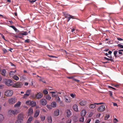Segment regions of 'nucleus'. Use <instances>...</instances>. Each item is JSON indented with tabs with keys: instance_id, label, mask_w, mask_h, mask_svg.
<instances>
[{
	"instance_id": "54",
	"label": "nucleus",
	"mask_w": 123,
	"mask_h": 123,
	"mask_svg": "<svg viewBox=\"0 0 123 123\" xmlns=\"http://www.w3.org/2000/svg\"><path fill=\"white\" fill-rule=\"evenodd\" d=\"M112 86H114L115 87H117L118 86H119V85H113V84L112 85Z\"/></svg>"
},
{
	"instance_id": "33",
	"label": "nucleus",
	"mask_w": 123,
	"mask_h": 123,
	"mask_svg": "<svg viewBox=\"0 0 123 123\" xmlns=\"http://www.w3.org/2000/svg\"><path fill=\"white\" fill-rule=\"evenodd\" d=\"M79 121L80 122H83L84 121V117L81 116V117L80 118Z\"/></svg>"
},
{
	"instance_id": "18",
	"label": "nucleus",
	"mask_w": 123,
	"mask_h": 123,
	"mask_svg": "<svg viewBox=\"0 0 123 123\" xmlns=\"http://www.w3.org/2000/svg\"><path fill=\"white\" fill-rule=\"evenodd\" d=\"M1 74L2 75L5 76L6 75V71L5 69H3L2 72L1 73Z\"/></svg>"
},
{
	"instance_id": "60",
	"label": "nucleus",
	"mask_w": 123,
	"mask_h": 123,
	"mask_svg": "<svg viewBox=\"0 0 123 123\" xmlns=\"http://www.w3.org/2000/svg\"><path fill=\"white\" fill-rule=\"evenodd\" d=\"M99 121L98 120H97L95 122V123H99Z\"/></svg>"
},
{
	"instance_id": "31",
	"label": "nucleus",
	"mask_w": 123,
	"mask_h": 123,
	"mask_svg": "<svg viewBox=\"0 0 123 123\" xmlns=\"http://www.w3.org/2000/svg\"><path fill=\"white\" fill-rule=\"evenodd\" d=\"M40 118H41V120L42 121H43L45 119V116L43 115H41V116Z\"/></svg>"
},
{
	"instance_id": "41",
	"label": "nucleus",
	"mask_w": 123,
	"mask_h": 123,
	"mask_svg": "<svg viewBox=\"0 0 123 123\" xmlns=\"http://www.w3.org/2000/svg\"><path fill=\"white\" fill-rule=\"evenodd\" d=\"M65 100L66 102H70V100L69 99H68V98L65 97Z\"/></svg>"
},
{
	"instance_id": "10",
	"label": "nucleus",
	"mask_w": 123,
	"mask_h": 123,
	"mask_svg": "<svg viewBox=\"0 0 123 123\" xmlns=\"http://www.w3.org/2000/svg\"><path fill=\"white\" fill-rule=\"evenodd\" d=\"M30 91L29 90H28L26 91V93L24 95V97L23 98H26L29 95Z\"/></svg>"
},
{
	"instance_id": "24",
	"label": "nucleus",
	"mask_w": 123,
	"mask_h": 123,
	"mask_svg": "<svg viewBox=\"0 0 123 123\" xmlns=\"http://www.w3.org/2000/svg\"><path fill=\"white\" fill-rule=\"evenodd\" d=\"M45 98L48 100H50L51 98V97L49 95H47L45 96Z\"/></svg>"
},
{
	"instance_id": "6",
	"label": "nucleus",
	"mask_w": 123,
	"mask_h": 123,
	"mask_svg": "<svg viewBox=\"0 0 123 123\" xmlns=\"http://www.w3.org/2000/svg\"><path fill=\"white\" fill-rule=\"evenodd\" d=\"M40 103L41 105L45 106L47 104V101L45 99L43 98L40 100Z\"/></svg>"
},
{
	"instance_id": "64",
	"label": "nucleus",
	"mask_w": 123,
	"mask_h": 123,
	"mask_svg": "<svg viewBox=\"0 0 123 123\" xmlns=\"http://www.w3.org/2000/svg\"><path fill=\"white\" fill-rule=\"evenodd\" d=\"M3 51L5 53H7V50L6 49H5Z\"/></svg>"
},
{
	"instance_id": "14",
	"label": "nucleus",
	"mask_w": 123,
	"mask_h": 123,
	"mask_svg": "<svg viewBox=\"0 0 123 123\" xmlns=\"http://www.w3.org/2000/svg\"><path fill=\"white\" fill-rule=\"evenodd\" d=\"M86 113V112L85 110H83L81 112V116L84 117Z\"/></svg>"
},
{
	"instance_id": "28",
	"label": "nucleus",
	"mask_w": 123,
	"mask_h": 123,
	"mask_svg": "<svg viewBox=\"0 0 123 123\" xmlns=\"http://www.w3.org/2000/svg\"><path fill=\"white\" fill-rule=\"evenodd\" d=\"M104 58L107 61H111V62H113L114 61V59H113L112 58H107L106 57H104Z\"/></svg>"
},
{
	"instance_id": "45",
	"label": "nucleus",
	"mask_w": 123,
	"mask_h": 123,
	"mask_svg": "<svg viewBox=\"0 0 123 123\" xmlns=\"http://www.w3.org/2000/svg\"><path fill=\"white\" fill-rule=\"evenodd\" d=\"M70 96L71 97H72L73 98H75V94H70Z\"/></svg>"
},
{
	"instance_id": "61",
	"label": "nucleus",
	"mask_w": 123,
	"mask_h": 123,
	"mask_svg": "<svg viewBox=\"0 0 123 123\" xmlns=\"http://www.w3.org/2000/svg\"><path fill=\"white\" fill-rule=\"evenodd\" d=\"M113 103V105L114 106H117V103Z\"/></svg>"
},
{
	"instance_id": "29",
	"label": "nucleus",
	"mask_w": 123,
	"mask_h": 123,
	"mask_svg": "<svg viewBox=\"0 0 123 123\" xmlns=\"http://www.w3.org/2000/svg\"><path fill=\"white\" fill-rule=\"evenodd\" d=\"M38 115V111H37L35 113L34 117H37Z\"/></svg>"
},
{
	"instance_id": "17",
	"label": "nucleus",
	"mask_w": 123,
	"mask_h": 123,
	"mask_svg": "<svg viewBox=\"0 0 123 123\" xmlns=\"http://www.w3.org/2000/svg\"><path fill=\"white\" fill-rule=\"evenodd\" d=\"M96 105L95 104H91L89 106V108L90 109H94L96 107Z\"/></svg>"
},
{
	"instance_id": "26",
	"label": "nucleus",
	"mask_w": 123,
	"mask_h": 123,
	"mask_svg": "<svg viewBox=\"0 0 123 123\" xmlns=\"http://www.w3.org/2000/svg\"><path fill=\"white\" fill-rule=\"evenodd\" d=\"M51 105L52 107H55L56 106V102H52L51 104Z\"/></svg>"
},
{
	"instance_id": "52",
	"label": "nucleus",
	"mask_w": 123,
	"mask_h": 123,
	"mask_svg": "<svg viewBox=\"0 0 123 123\" xmlns=\"http://www.w3.org/2000/svg\"><path fill=\"white\" fill-rule=\"evenodd\" d=\"M30 42V40L29 39H27L25 40V42L28 43Z\"/></svg>"
},
{
	"instance_id": "12",
	"label": "nucleus",
	"mask_w": 123,
	"mask_h": 123,
	"mask_svg": "<svg viewBox=\"0 0 123 123\" xmlns=\"http://www.w3.org/2000/svg\"><path fill=\"white\" fill-rule=\"evenodd\" d=\"M87 103V101L85 100H83L81 101L79 103L80 105L82 106L85 105Z\"/></svg>"
},
{
	"instance_id": "63",
	"label": "nucleus",
	"mask_w": 123,
	"mask_h": 123,
	"mask_svg": "<svg viewBox=\"0 0 123 123\" xmlns=\"http://www.w3.org/2000/svg\"><path fill=\"white\" fill-rule=\"evenodd\" d=\"M11 63V66H14V67H15V65H14V64H13L12 63Z\"/></svg>"
},
{
	"instance_id": "47",
	"label": "nucleus",
	"mask_w": 123,
	"mask_h": 123,
	"mask_svg": "<svg viewBox=\"0 0 123 123\" xmlns=\"http://www.w3.org/2000/svg\"><path fill=\"white\" fill-rule=\"evenodd\" d=\"M108 87L109 88H111L114 90H116V89L111 86H108Z\"/></svg>"
},
{
	"instance_id": "27",
	"label": "nucleus",
	"mask_w": 123,
	"mask_h": 123,
	"mask_svg": "<svg viewBox=\"0 0 123 123\" xmlns=\"http://www.w3.org/2000/svg\"><path fill=\"white\" fill-rule=\"evenodd\" d=\"M16 72V71H11L9 73V75L11 76H13V75L14 74V73Z\"/></svg>"
},
{
	"instance_id": "58",
	"label": "nucleus",
	"mask_w": 123,
	"mask_h": 123,
	"mask_svg": "<svg viewBox=\"0 0 123 123\" xmlns=\"http://www.w3.org/2000/svg\"><path fill=\"white\" fill-rule=\"evenodd\" d=\"M68 79H73L74 77L73 76L68 77H67Z\"/></svg>"
},
{
	"instance_id": "7",
	"label": "nucleus",
	"mask_w": 123,
	"mask_h": 123,
	"mask_svg": "<svg viewBox=\"0 0 123 123\" xmlns=\"http://www.w3.org/2000/svg\"><path fill=\"white\" fill-rule=\"evenodd\" d=\"M105 107L104 105H102L98 107L97 110L99 111H104L105 109Z\"/></svg>"
},
{
	"instance_id": "35",
	"label": "nucleus",
	"mask_w": 123,
	"mask_h": 123,
	"mask_svg": "<svg viewBox=\"0 0 123 123\" xmlns=\"http://www.w3.org/2000/svg\"><path fill=\"white\" fill-rule=\"evenodd\" d=\"M110 117V115L109 114H106V116L105 117V120H107Z\"/></svg>"
},
{
	"instance_id": "39",
	"label": "nucleus",
	"mask_w": 123,
	"mask_h": 123,
	"mask_svg": "<svg viewBox=\"0 0 123 123\" xmlns=\"http://www.w3.org/2000/svg\"><path fill=\"white\" fill-rule=\"evenodd\" d=\"M43 96V94L42 93L39 92V99L41 98Z\"/></svg>"
},
{
	"instance_id": "48",
	"label": "nucleus",
	"mask_w": 123,
	"mask_h": 123,
	"mask_svg": "<svg viewBox=\"0 0 123 123\" xmlns=\"http://www.w3.org/2000/svg\"><path fill=\"white\" fill-rule=\"evenodd\" d=\"M48 56L49 57H52V58H57V57L53 56L52 55H48Z\"/></svg>"
},
{
	"instance_id": "62",
	"label": "nucleus",
	"mask_w": 123,
	"mask_h": 123,
	"mask_svg": "<svg viewBox=\"0 0 123 123\" xmlns=\"http://www.w3.org/2000/svg\"><path fill=\"white\" fill-rule=\"evenodd\" d=\"M118 53H119V55H122V52H120V51H118Z\"/></svg>"
},
{
	"instance_id": "19",
	"label": "nucleus",
	"mask_w": 123,
	"mask_h": 123,
	"mask_svg": "<svg viewBox=\"0 0 123 123\" xmlns=\"http://www.w3.org/2000/svg\"><path fill=\"white\" fill-rule=\"evenodd\" d=\"M21 104V102L18 101L16 104L14 105V107H19Z\"/></svg>"
},
{
	"instance_id": "37",
	"label": "nucleus",
	"mask_w": 123,
	"mask_h": 123,
	"mask_svg": "<svg viewBox=\"0 0 123 123\" xmlns=\"http://www.w3.org/2000/svg\"><path fill=\"white\" fill-rule=\"evenodd\" d=\"M46 106L48 109L49 110L51 109L52 108L51 105H47Z\"/></svg>"
},
{
	"instance_id": "51",
	"label": "nucleus",
	"mask_w": 123,
	"mask_h": 123,
	"mask_svg": "<svg viewBox=\"0 0 123 123\" xmlns=\"http://www.w3.org/2000/svg\"><path fill=\"white\" fill-rule=\"evenodd\" d=\"M1 35V37L2 38L5 40H6L5 39L4 36L2 34H1L0 35Z\"/></svg>"
},
{
	"instance_id": "30",
	"label": "nucleus",
	"mask_w": 123,
	"mask_h": 123,
	"mask_svg": "<svg viewBox=\"0 0 123 123\" xmlns=\"http://www.w3.org/2000/svg\"><path fill=\"white\" fill-rule=\"evenodd\" d=\"M43 92L44 94L45 95L47 94L48 93V91L46 89L43 90Z\"/></svg>"
},
{
	"instance_id": "34",
	"label": "nucleus",
	"mask_w": 123,
	"mask_h": 123,
	"mask_svg": "<svg viewBox=\"0 0 123 123\" xmlns=\"http://www.w3.org/2000/svg\"><path fill=\"white\" fill-rule=\"evenodd\" d=\"M9 26L10 27L13 28L15 31H17V30L14 26L12 25H11Z\"/></svg>"
},
{
	"instance_id": "20",
	"label": "nucleus",
	"mask_w": 123,
	"mask_h": 123,
	"mask_svg": "<svg viewBox=\"0 0 123 123\" xmlns=\"http://www.w3.org/2000/svg\"><path fill=\"white\" fill-rule=\"evenodd\" d=\"M4 117L1 114H0V123H1L4 120Z\"/></svg>"
},
{
	"instance_id": "1",
	"label": "nucleus",
	"mask_w": 123,
	"mask_h": 123,
	"mask_svg": "<svg viewBox=\"0 0 123 123\" xmlns=\"http://www.w3.org/2000/svg\"><path fill=\"white\" fill-rule=\"evenodd\" d=\"M19 112V110L18 109H15L13 110H10L8 111V114L10 115H15Z\"/></svg>"
},
{
	"instance_id": "15",
	"label": "nucleus",
	"mask_w": 123,
	"mask_h": 123,
	"mask_svg": "<svg viewBox=\"0 0 123 123\" xmlns=\"http://www.w3.org/2000/svg\"><path fill=\"white\" fill-rule=\"evenodd\" d=\"M24 118V115L22 114H20L18 116L17 119H20L23 120Z\"/></svg>"
},
{
	"instance_id": "3",
	"label": "nucleus",
	"mask_w": 123,
	"mask_h": 123,
	"mask_svg": "<svg viewBox=\"0 0 123 123\" xmlns=\"http://www.w3.org/2000/svg\"><path fill=\"white\" fill-rule=\"evenodd\" d=\"M13 94V92L10 89L7 90L4 92L5 95L7 97L12 96Z\"/></svg>"
},
{
	"instance_id": "25",
	"label": "nucleus",
	"mask_w": 123,
	"mask_h": 123,
	"mask_svg": "<svg viewBox=\"0 0 123 123\" xmlns=\"http://www.w3.org/2000/svg\"><path fill=\"white\" fill-rule=\"evenodd\" d=\"M48 121L49 123H51L52 122L51 117L50 116H48Z\"/></svg>"
},
{
	"instance_id": "8",
	"label": "nucleus",
	"mask_w": 123,
	"mask_h": 123,
	"mask_svg": "<svg viewBox=\"0 0 123 123\" xmlns=\"http://www.w3.org/2000/svg\"><path fill=\"white\" fill-rule=\"evenodd\" d=\"M16 99L14 98H11L8 100V102L10 104H12L15 103Z\"/></svg>"
},
{
	"instance_id": "49",
	"label": "nucleus",
	"mask_w": 123,
	"mask_h": 123,
	"mask_svg": "<svg viewBox=\"0 0 123 123\" xmlns=\"http://www.w3.org/2000/svg\"><path fill=\"white\" fill-rule=\"evenodd\" d=\"M73 80L78 82H80V80H79L75 78L73 79Z\"/></svg>"
},
{
	"instance_id": "57",
	"label": "nucleus",
	"mask_w": 123,
	"mask_h": 123,
	"mask_svg": "<svg viewBox=\"0 0 123 123\" xmlns=\"http://www.w3.org/2000/svg\"><path fill=\"white\" fill-rule=\"evenodd\" d=\"M117 39L118 40L120 41H122L123 40L121 38H117Z\"/></svg>"
},
{
	"instance_id": "53",
	"label": "nucleus",
	"mask_w": 123,
	"mask_h": 123,
	"mask_svg": "<svg viewBox=\"0 0 123 123\" xmlns=\"http://www.w3.org/2000/svg\"><path fill=\"white\" fill-rule=\"evenodd\" d=\"M35 97L37 99H38V93H37V94L36 95Z\"/></svg>"
},
{
	"instance_id": "4",
	"label": "nucleus",
	"mask_w": 123,
	"mask_h": 123,
	"mask_svg": "<svg viewBox=\"0 0 123 123\" xmlns=\"http://www.w3.org/2000/svg\"><path fill=\"white\" fill-rule=\"evenodd\" d=\"M22 85L23 84L21 82H18L14 84L12 86L14 87L19 88L21 87Z\"/></svg>"
},
{
	"instance_id": "46",
	"label": "nucleus",
	"mask_w": 123,
	"mask_h": 123,
	"mask_svg": "<svg viewBox=\"0 0 123 123\" xmlns=\"http://www.w3.org/2000/svg\"><path fill=\"white\" fill-rule=\"evenodd\" d=\"M27 33L26 32H25L23 33H21V34L22 35H27Z\"/></svg>"
},
{
	"instance_id": "9",
	"label": "nucleus",
	"mask_w": 123,
	"mask_h": 123,
	"mask_svg": "<svg viewBox=\"0 0 123 123\" xmlns=\"http://www.w3.org/2000/svg\"><path fill=\"white\" fill-rule=\"evenodd\" d=\"M67 117H69L71 115V112L70 110H67L66 112Z\"/></svg>"
},
{
	"instance_id": "21",
	"label": "nucleus",
	"mask_w": 123,
	"mask_h": 123,
	"mask_svg": "<svg viewBox=\"0 0 123 123\" xmlns=\"http://www.w3.org/2000/svg\"><path fill=\"white\" fill-rule=\"evenodd\" d=\"M32 120V117L31 116L29 117L26 123H31Z\"/></svg>"
},
{
	"instance_id": "40",
	"label": "nucleus",
	"mask_w": 123,
	"mask_h": 123,
	"mask_svg": "<svg viewBox=\"0 0 123 123\" xmlns=\"http://www.w3.org/2000/svg\"><path fill=\"white\" fill-rule=\"evenodd\" d=\"M60 106H63L64 105V103L62 101L59 104Z\"/></svg>"
},
{
	"instance_id": "11",
	"label": "nucleus",
	"mask_w": 123,
	"mask_h": 123,
	"mask_svg": "<svg viewBox=\"0 0 123 123\" xmlns=\"http://www.w3.org/2000/svg\"><path fill=\"white\" fill-rule=\"evenodd\" d=\"M59 110L58 109L55 110L54 112V115L55 116H58L59 114Z\"/></svg>"
},
{
	"instance_id": "59",
	"label": "nucleus",
	"mask_w": 123,
	"mask_h": 123,
	"mask_svg": "<svg viewBox=\"0 0 123 123\" xmlns=\"http://www.w3.org/2000/svg\"><path fill=\"white\" fill-rule=\"evenodd\" d=\"M71 122V120H68L67 121L66 123H70Z\"/></svg>"
},
{
	"instance_id": "16",
	"label": "nucleus",
	"mask_w": 123,
	"mask_h": 123,
	"mask_svg": "<svg viewBox=\"0 0 123 123\" xmlns=\"http://www.w3.org/2000/svg\"><path fill=\"white\" fill-rule=\"evenodd\" d=\"M23 120L17 119V120L15 121V123H23Z\"/></svg>"
},
{
	"instance_id": "55",
	"label": "nucleus",
	"mask_w": 123,
	"mask_h": 123,
	"mask_svg": "<svg viewBox=\"0 0 123 123\" xmlns=\"http://www.w3.org/2000/svg\"><path fill=\"white\" fill-rule=\"evenodd\" d=\"M91 121L90 119H88L86 123H89Z\"/></svg>"
},
{
	"instance_id": "50",
	"label": "nucleus",
	"mask_w": 123,
	"mask_h": 123,
	"mask_svg": "<svg viewBox=\"0 0 123 123\" xmlns=\"http://www.w3.org/2000/svg\"><path fill=\"white\" fill-rule=\"evenodd\" d=\"M70 17L71 18H72L73 19H75V17L74 16H73L72 15H70Z\"/></svg>"
},
{
	"instance_id": "43",
	"label": "nucleus",
	"mask_w": 123,
	"mask_h": 123,
	"mask_svg": "<svg viewBox=\"0 0 123 123\" xmlns=\"http://www.w3.org/2000/svg\"><path fill=\"white\" fill-rule=\"evenodd\" d=\"M70 16V15L68 14H66L65 15V18H68Z\"/></svg>"
},
{
	"instance_id": "56",
	"label": "nucleus",
	"mask_w": 123,
	"mask_h": 123,
	"mask_svg": "<svg viewBox=\"0 0 123 123\" xmlns=\"http://www.w3.org/2000/svg\"><path fill=\"white\" fill-rule=\"evenodd\" d=\"M67 19V22H68L70 20V19H71L70 17V16Z\"/></svg>"
},
{
	"instance_id": "42",
	"label": "nucleus",
	"mask_w": 123,
	"mask_h": 123,
	"mask_svg": "<svg viewBox=\"0 0 123 123\" xmlns=\"http://www.w3.org/2000/svg\"><path fill=\"white\" fill-rule=\"evenodd\" d=\"M117 46L120 47V48L123 49V45L120 44H118Z\"/></svg>"
},
{
	"instance_id": "13",
	"label": "nucleus",
	"mask_w": 123,
	"mask_h": 123,
	"mask_svg": "<svg viewBox=\"0 0 123 123\" xmlns=\"http://www.w3.org/2000/svg\"><path fill=\"white\" fill-rule=\"evenodd\" d=\"M73 108L74 110L76 112L78 111V106L76 104L74 105L73 106Z\"/></svg>"
},
{
	"instance_id": "44",
	"label": "nucleus",
	"mask_w": 123,
	"mask_h": 123,
	"mask_svg": "<svg viewBox=\"0 0 123 123\" xmlns=\"http://www.w3.org/2000/svg\"><path fill=\"white\" fill-rule=\"evenodd\" d=\"M118 122V120L116 118H115L114 119V123H117Z\"/></svg>"
},
{
	"instance_id": "32",
	"label": "nucleus",
	"mask_w": 123,
	"mask_h": 123,
	"mask_svg": "<svg viewBox=\"0 0 123 123\" xmlns=\"http://www.w3.org/2000/svg\"><path fill=\"white\" fill-rule=\"evenodd\" d=\"M13 78L14 80H17L19 79L18 77L16 75L14 76L13 77Z\"/></svg>"
},
{
	"instance_id": "38",
	"label": "nucleus",
	"mask_w": 123,
	"mask_h": 123,
	"mask_svg": "<svg viewBox=\"0 0 123 123\" xmlns=\"http://www.w3.org/2000/svg\"><path fill=\"white\" fill-rule=\"evenodd\" d=\"M118 51H117L116 50L114 51V54L116 57H117V56L116 55V54H117V52Z\"/></svg>"
},
{
	"instance_id": "23",
	"label": "nucleus",
	"mask_w": 123,
	"mask_h": 123,
	"mask_svg": "<svg viewBox=\"0 0 123 123\" xmlns=\"http://www.w3.org/2000/svg\"><path fill=\"white\" fill-rule=\"evenodd\" d=\"M39 77L40 78L39 79V80L40 81H42L43 83H45L46 82L44 80V79L43 78H42L41 77L39 76Z\"/></svg>"
},
{
	"instance_id": "22",
	"label": "nucleus",
	"mask_w": 123,
	"mask_h": 123,
	"mask_svg": "<svg viewBox=\"0 0 123 123\" xmlns=\"http://www.w3.org/2000/svg\"><path fill=\"white\" fill-rule=\"evenodd\" d=\"M33 112V110L32 108H30L28 110V113L29 115H31Z\"/></svg>"
},
{
	"instance_id": "36",
	"label": "nucleus",
	"mask_w": 123,
	"mask_h": 123,
	"mask_svg": "<svg viewBox=\"0 0 123 123\" xmlns=\"http://www.w3.org/2000/svg\"><path fill=\"white\" fill-rule=\"evenodd\" d=\"M55 100L56 101L58 102H60V99L59 97L58 96L57 97H56Z\"/></svg>"
},
{
	"instance_id": "2",
	"label": "nucleus",
	"mask_w": 123,
	"mask_h": 123,
	"mask_svg": "<svg viewBox=\"0 0 123 123\" xmlns=\"http://www.w3.org/2000/svg\"><path fill=\"white\" fill-rule=\"evenodd\" d=\"M26 104L28 105H30L32 107H33L36 105V102L34 101L28 100L26 102Z\"/></svg>"
},
{
	"instance_id": "5",
	"label": "nucleus",
	"mask_w": 123,
	"mask_h": 123,
	"mask_svg": "<svg viewBox=\"0 0 123 123\" xmlns=\"http://www.w3.org/2000/svg\"><path fill=\"white\" fill-rule=\"evenodd\" d=\"M6 85L9 86H11L12 84V81L9 79H6L5 81Z\"/></svg>"
}]
</instances>
